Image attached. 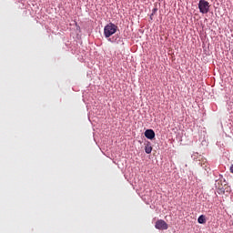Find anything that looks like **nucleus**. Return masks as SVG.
Wrapping results in <instances>:
<instances>
[{
	"label": "nucleus",
	"instance_id": "obj_2",
	"mask_svg": "<svg viewBox=\"0 0 233 233\" xmlns=\"http://www.w3.org/2000/svg\"><path fill=\"white\" fill-rule=\"evenodd\" d=\"M198 9L200 14H208L210 11V4L207 0H200L198 2Z\"/></svg>",
	"mask_w": 233,
	"mask_h": 233
},
{
	"label": "nucleus",
	"instance_id": "obj_1",
	"mask_svg": "<svg viewBox=\"0 0 233 233\" xmlns=\"http://www.w3.org/2000/svg\"><path fill=\"white\" fill-rule=\"evenodd\" d=\"M116 32H117V25L114 23H109L104 27V35L106 39L111 37V35H114Z\"/></svg>",
	"mask_w": 233,
	"mask_h": 233
},
{
	"label": "nucleus",
	"instance_id": "obj_8",
	"mask_svg": "<svg viewBox=\"0 0 233 233\" xmlns=\"http://www.w3.org/2000/svg\"><path fill=\"white\" fill-rule=\"evenodd\" d=\"M229 170H230L231 174H233V164L231 165Z\"/></svg>",
	"mask_w": 233,
	"mask_h": 233
},
{
	"label": "nucleus",
	"instance_id": "obj_7",
	"mask_svg": "<svg viewBox=\"0 0 233 233\" xmlns=\"http://www.w3.org/2000/svg\"><path fill=\"white\" fill-rule=\"evenodd\" d=\"M145 152L146 154H152V146H150V144H147L145 147Z\"/></svg>",
	"mask_w": 233,
	"mask_h": 233
},
{
	"label": "nucleus",
	"instance_id": "obj_4",
	"mask_svg": "<svg viewBox=\"0 0 233 233\" xmlns=\"http://www.w3.org/2000/svg\"><path fill=\"white\" fill-rule=\"evenodd\" d=\"M145 137L147 139H154V137H156V133L152 129H147L145 131Z\"/></svg>",
	"mask_w": 233,
	"mask_h": 233
},
{
	"label": "nucleus",
	"instance_id": "obj_6",
	"mask_svg": "<svg viewBox=\"0 0 233 233\" xmlns=\"http://www.w3.org/2000/svg\"><path fill=\"white\" fill-rule=\"evenodd\" d=\"M198 222L200 225H205V223H207V218H205V215L199 216L198 218Z\"/></svg>",
	"mask_w": 233,
	"mask_h": 233
},
{
	"label": "nucleus",
	"instance_id": "obj_3",
	"mask_svg": "<svg viewBox=\"0 0 233 233\" xmlns=\"http://www.w3.org/2000/svg\"><path fill=\"white\" fill-rule=\"evenodd\" d=\"M155 228L158 230H167L168 229V224L163 219H159L156 222Z\"/></svg>",
	"mask_w": 233,
	"mask_h": 233
},
{
	"label": "nucleus",
	"instance_id": "obj_5",
	"mask_svg": "<svg viewBox=\"0 0 233 233\" xmlns=\"http://www.w3.org/2000/svg\"><path fill=\"white\" fill-rule=\"evenodd\" d=\"M202 168H204L207 172H208V170H210V166L208 165V162H207V160L203 159L200 163Z\"/></svg>",
	"mask_w": 233,
	"mask_h": 233
},
{
	"label": "nucleus",
	"instance_id": "obj_9",
	"mask_svg": "<svg viewBox=\"0 0 233 233\" xmlns=\"http://www.w3.org/2000/svg\"><path fill=\"white\" fill-rule=\"evenodd\" d=\"M108 41H110L111 43H114V40H112V38H109Z\"/></svg>",
	"mask_w": 233,
	"mask_h": 233
}]
</instances>
